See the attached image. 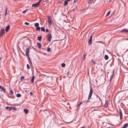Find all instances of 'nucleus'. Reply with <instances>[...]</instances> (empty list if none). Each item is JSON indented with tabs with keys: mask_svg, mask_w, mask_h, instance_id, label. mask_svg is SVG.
Listing matches in <instances>:
<instances>
[{
	"mask_svg": "<svg viewBox=\"0 0 128 128\" xmlns=\"http://www.w3.org/2000/svg\"><path fill=\"white\" fill-rule=\"evenodd\" d=\"M42 0H40V1L38 2H39V4H40V2H41V1H42Z\"/></svg>",
	"mask_w": 128,
	"mask_h": 128,
	"instance_id": "obj_44",
	"label": "nucleus"
},
{
	"mask_svg": "<svg viewBox=\"0 0 128 128\" xmlns=\"http://www.w3.org/2000/svg\"><path fill=\"white\" fill-rule=\"evenodd\" d=\"M0 88H1V86H0Z\"/></svg>",
	"mask_w": 128,
	"mask_h": 128,
	"instance_id": "obj_49",
	"label": "nucleus"
},
{
	"mask_svg": "<svg viewBox=\"0 0 128 128\" xmlns=\"http://www.w3.org/2000/svg\"><path fill=\"white\" fill-rule=\"evenodd\" d=\"M4 33V29L3 28L0 32V37L2 36Z\"/></svg>",
	"mask_w": 128,
	"mask_h": 128,
	"instance_id": "obj_8",
	"label": "nucleus"
},
{
	"mask_svg": "<svg viewBox=\"0 0 128 128\" xmlns=\"http://www.w3.org/2000/svg\"><path fill=\"white\" fill-rule=\"evenodd\" d=\"M34 77H34V76H32V78L31 79V82L32 83H33L34 82Z\"/></svg>",
	"mask_w": 128,
	"mask_h": 128,
	"instance_id": "obj_17",
	"label": "nucleus"
},
{
	"mask_svg": "<svg viewBox=\"0 0 128 128\" xmlns=\"http://www.w3.org/2000/svg\"><path fill=\"white\" fill-rule=\"evenodd\" d=\"M119 112H120V120H121L122 117V110L120 108L119 109Z\"/></svg>",
	"mask_w": 128,
	"mask_h": 128,
	"instance_id": "obj_7",
	"label": "nucleus"
},
{
	"mask_svg": "<svg viewBox=\"0 0 128 128\" xmlns=\"http://www.w3.org/2000/svg\"><path fill=\"white\" fill-rule=\"evenodd\" d=\"M109 1L110 2L111 1V0H109Z\"/></svg>",
	"mask_w": 128,
	"mask_h": 128,
	"instance_id": "obj_50",
	"label": "nucleus"
},
{
	"mask_svg": "<svg viewBox=\"0 0 128 128\" xmlns=\"http://www.w3.org/2000/svg\"><path fill=\"white\" fill-rule=\"evenodd\" d=\"M40 4L39 2H37L35 4H32V6L34 7H38Z\"/></svg>",
	"mask_w": 128,
	"mask_h": 128,
	"instance_id": "obj_4",
	"label": "nucleus"
},
{
	"mask_svg": "<svg viewBox=\"0 0 128 128\" xmlns=\"http://www.w3.org/2000/svg\"><path fill=\"white\" fill-rule=\"evenodd\" d=\"M36 29L37 30L39 31L40 29V27L38 26L36 28Z\"/></svg>",
	"mask_w": 128,
	"mask_h": 128,
	"instance_id": "obj_25",
	"label": "nucleus"
},
{
	"mask_svg": "<svg viewBox=\"0 0 128 128\" xmlns=\"http://www.w3.org/2000/svg\"><path fill=\"white\" fill-rule=\"evenodd\" d=\"M0 89H1L3 90L4 91L5 90V88H3L1 86V88H0Z\"/></svg>",
	"mask_w": 128,
	"mask_h": 128,
	"instance_id": "obj_34",
	"label": "nucleus"
},
{
	"mask_svg": "<svg viewBox=\"0 0 128 128\" xmlns=\"http://www.w3.org/2000/svg\"><path fill=\"white\" fill-rule=\"evenodd\" d=\"M24 112L26 114H27L28 112V110L26 109H24Z\"/></svg>",
	"mask_w": 128,
	"mask_h": 128,
	"instance_id": "obj_14",
	"label": "nucleus"
},
{
	"mask_svg": "<svg viewBox=\"0 0 128 128\" xmlns=\"http://www.w3.org/2000/svg\"><path fill=\"white\" fill-rule=\"evenodd\" d=\"M86 55V54H84V58H85V56Z\"/></svg>",
	"mask_w": 128,
	"mask_h": 128,
	"instance_id": "obj_45",
	"label": "nucleus"
},
{
	"mask_svg": "<svg viewBox=\"0 0 128 128\" xmlns=\"http://www.w3.org/2000/svg\"><path fill=\"white\" fill-rule=\"evenodd\" d=\"M93 90L92 89L91 87L90 88V92L88 95V100H89L90 99L92 95V92H93Z\"/></svg>",
	"mask_w": 128,
	"mask_h": 128,
	"instance_id": "obj_1",
	"label": "nucleus"
},
{
	"mask_svg": "<svg viewBox=\"0 0 128 128\" xmlns=\"http://www.w3.org/2000/svg\"><path fill=\"white\" fill-rule=\"evenodd\" d=\"M12 109L13 110H15L16 109V108L15 107H12Z\"/></svg>",
	"mask_w": 128,
	"mask_h": 128,
	"instance_id": "obj_28",
	"label": "nucleus"
},
{
	"mask_svg": "<svg viewBox=\"0 0 128 128\" xmlns=\"http://www.w3.org/2000/svg\"><path fill=\"white\" fill-rule=\"evenodd\" d=\"M127 40H128V38Z\"/></svg>",
	"mask_w": 128,
	"mask_h": 128,
	"instance_id": "obj_51",
	"label": "nucleus"
},
{
	"mask_svg": "<svg viewBox=\"0 0 128 128\" xmlns=\"http://www.w3.org/2000/svg\"><path fill=\"white\" fill-rule=\"evenodd\" d=\"M27 10L26 9V10H25L23 11L22 12L23 13H25L27 11Z\"/></svg>",
	"mask_w": 128,
	"mask_h": 128,
	"instance_id": "obj_31",
	"label": "nucleus"
},
{
	"mask_svg": "<svg viewBox=\"0 0 128 128\" xmlns=\"http://www.w3.org/2000/svg\"><path fill=\"white\" fill-rule=\"evenodd\" d=\"M92 42V36H90V38L88 41V43L89 44L91 45Z\"/></svg>",
	"mask_w": 128,
	"mask_h": 128,
	"instance_id": "obj_9",
	"label": "nucleus"
},
{
	"mask_svg": "<svg viewBox=\"0 0 128 128\" xmlns=\"http://www.w3.org/2000/svg\"><path fill=\"white\" fill-rule=\"evenodd\" d=\"M30 96H32L33 94V93L32 92H30Z\"/></svg>",
	"mask_w": 128,
	"mask_h": 128,
	"instance_id": "obj_33",
	"label": "nucleus"
},
{
	"mask_svg": "<svg viewBox=\"0 0 128 128\" xmlns=\"http://www.w3.org/2000/svg\"><path fill=\"white\" fill-rule=\"evenodd\" d=\"M128 124L127 123H126L124 124V125L122 126V127L120 128H126L128 126Z\"/></svg>",
	"mask_w": 128,
	"mask_h": 128,
	"instance_id": "obj_12",
	"label": "nucleus"
},
{
	"mask_svg": "<svg viewBox=\"0 0 128 128\" xmlns=\"http://www.w3.org/2000/svg\"><path fill=\"white\" fill-rule=\"evenodd\" d=\"M24 24L27 25H28L29 24V23L27 22H25L24 23Z\"/></svg>",
	"mask_w": 128,
	"mask_h": 128,
	"instance_id": "obj_32",
	"label": "nucleus"
},
{
	"mask_svg": "<svg viewBox=\"0 0 128 128\" xmlns=\"http://www.w3.org/2000/svg\"><path fill=\"white\" fill-rule=\"evenodd\" d=\"M9 108V107H8V106H6V110H8V108Z\"/></svg>",
	"mask_w": 128,
	"mask_h": 128,
	"instance_id": "obj_39",
	"label": "nucleus"
},
{
	"mask_svg": "<svg viewBox=\"0 0 128 128\" xmlns=\"http://www.w3.org/2000/svg\"><path fill=\"white\" fill-rule=\"evenodd\" d=\"M37 45H38L39 48H41V44L40 43H38L37 44Z\"/></svg>",
	"mask_w": 128,
	"mask_h": 128,
	"instance_id": "obj_15",
	"label": "nucleus"
},
{
	"mask_svg": "<svg viewBox=\"0 0 128 128\" xmlns=\"http://www.w3.org/2000/svg\"><path fill=\"white\" fill-rule=\"evenodd\" d=\"M48 31V29H46V32H47Z\"/></svg>",
	"mask_w": 128,
	"mask_h": 128,
	"instance_id": "obj_38",
	"label": "nucleus"
},
{
	"mask_svg": "<svg viewBox=\"0 0 128 128\" xmlns=\"http://www.w3.org/2000/svg\"><path fill=\"white\" fill-rule=\"evenodd\" d=\"M30 48V47H28V48H26V56H27L28 57L29 60H30V62L31 63L32 62H31V61L30 60V57H29V53Z\"/></svg>",
	"mask_w": 128,
	"mask_h": 128,
	"instance_id": "obj_2",
	"label": "nucleus"
},
{
	"mask_svg": "<svg viewBox=\"0 0 128 128\" xmlns=\"http://www.w3.org/2000/svg\"><path fill=\"white\" fill-rule=\"evenodd\" d=\"M7 14V12H5L4 14V16H6Z\"/></svg>",
	"mask_w": 128,
	"mask_h": 128,
	"instance_id": "obj_42",
	"label": "nucleus"
},
{
	"mask_svg": "<svg viewBox=\"0 0 128 128\" xmlns=\"http://www.w3.org/2000/svg\"><path fill=\"white\" fill-rule=\"evenodd\" d=\"M7 8H6L5 12H7Z\"/></svg>",
	"mask_w": 128,
	"mask_h": 128,
	"instance_id": "obj_40",
	"label": "nucleus"
},
{
	"mask_svg": "<svg viewBox=\"0 0 128 128\" xmlns=\"http://www.w3.org/2000/svg\"><path fill=\"white\" fill-rule=\"evenodd\" d=\"M27 68L28 69H30V66H29V64H27Z\"/></svg>",
	"mask_w": 128,
	"mask_h": 128,
	"instance_id": "obj_30",
	"label": "nucleus"
},
{
	"mask_svg": "<svg viewBox=\"0 0 128 128\" xmlns=\"http://www.w3.org/2000/svg\"><path fill=\"white\" fill-rule=\"evenodd\" d=\"M39 25V24L38 23H36L35 24L34 26L35 27H38Z\"/></svg>",
	"mask_w": 128,
	"mask_h": 128,
	"instance_id": "obj_20",
	"label": "nucleus"
},
{
	"mask_svg": "<svg viewBox=\"0 0 128 128\" xmlns=\"http://www.w3.org/2000/svg\"><path fill=\"white\" fill-rule=\"evenodd\" d=\"M42 36H39L38 37V40L39 41H41L42 40Z\"/></svg>",
	"mask_w": 128,
	"mask_h": 128,
	"instance_id": "obj_18",
	"label": "nucleus"
},
{
	"mask_svg": "<svg viewBox=\"0 0 128 128\" xmlns=\"http://www.w3.org/2000/svg\"><path fill=\"white\" fill-rule=\"evenodd\" d=\"M50 50V48H48L47 49L48 52H49Z\"/></svg>",
	"mask_w": 128,
	"mask_h": 128,
	"instance_id": "obj_29",
	"label": "nucleus"
},
{
	"mask_svg": "<svg viewBox=\"0 0 128 128\" xmlns=\"http://www.w3.org/2000/svg\"><path fill=\"white\" fill-rule=\"evenodd\" d=\"M41 31L45 32V31L44 28L43 27H42L41 28Z\"/></svg>",
	"mask_w": 128,
	"mask_h": 128,
	"instance_id": "obj_21",
	"label": "nucleus"
},
{
	"mask_svg": "<svg viewBox=\"0 0 128 128\" xmlns=\"http://www.w3.org/2000/svg\"><path fill=\"white\" fill-rule=\"evenodd\" d=\"M10 93L11 94H13L14 93V92L13 91L11 90L10 91Z\"/></svg>",
	"mask_w": 128,
	"mask_h": 128,
	"instance_id": "obj_35",
	"label": "nucleus"
},
{
	"mask_svg": "<svg viewBox=\"0 0 128 128\" xmlns=\"http://www.w3.org/2000/svg\"><path fill=\"white\" fill-rule=\"evenodd\" d=\"M12 108H9V110H11V109Z\"/></svg>",
	"mask_w": 128,
	"mask_h": 128,
	"instance_id": "obj_46",
	"label": "nucleus"
},
{
	"mask_svg": "<svg viewBox=\"0 0 128 128\" xmlns=\"http://www.w3.org/2000/svg\"><path fill=\"white\" fill-rule=\"evenodd\" d=\"M62 66L64 67L65 66V64L64 63H62L61 65Z\"/></svg>",
	"mask_w": 128,
	"mask_h": 128,
	"instance_id": "obj_26",
	"label": "nucleus"
},
{
	"mask_svg": "<svg viewBox=\"0 0 128 128\" xmlns=\"http://www.w3.org/2000/svg\"><path fill=\"white\" fill-rule=\"evenodd\" d=\"M2 5H0V10H1L2 9Z\"/></svg>",
	"mask_w": 128,
	"mask_h": 128,
	"instance_id": "obj_37",
	"label": "nucleus"
},
{
	"mask_svg": "<svg viewBox=\"0 0 128 128\" xmlns=\"http://www.w3.org/2000/svg\"><path fill=\"white\" fill-rule=\"evenodd\" d=\"M10 28V26L9 25H8L5 28L6 31V32H8V30Z\"/></svg>",
	"mask_w": 128,
	"mask_h": 128,
	"instance_id": "obj_11",
	"label": "nucleus"
},
{
	"mask_svg": "<svg viewBox=\"0 0 128 128\" xmlns=\"http://www.w3.org/2000/svg\"><path fill=\"white\" fill-rule=\"evenodd\" d=\"M108 55H106L104 56V58L106 60H108Z\"/></svg>",
	"mask_w": 128,
	"mask_h": 128,
	"instance_id": "obj_19",
	"label": "nucleus"
},
{
	"mask_svg": "<svg viewBox=\"0 0 128 128\" xmlns=\"http://www.w3.org/2000/svg\"><path fill=\"white\" fill-rule=\"evenodd\" d=\"M68 4V2L66 0H65L64 1V6H66Z\"/></svg>",
	"mask_w": 128,
	"mask_h": 128,
	"instance_id": "obj_16",
	"label": "nucleus"
},
{
	"mask_svg": "<svg viewBox=\"0 0 128 128\" xmlns=\"http://www.w3.org/2000/svg\"><path fill=\"white\" fill-rule=\"evenodd\" d=\"M52 36L50 34H48L47 37L48 40L49 42H50L52 38Z\"/></svg>",
	"mask_w": 128,
	"mask_h": 128,
	"instance_id": "obj_6",
	"label": "nucleus"
},
{
	"mask_svg": "<svg viewBox=\"0 0 128 128\" xmlns=\"http://www.w3.org/2000/svg\"><path fill=\"white\" fill-rule=\"evenodd\" d=\"M92 61L94 64H96V62L93 60H92Z\"/></svg>",
	"mask_w": 128,
	"mask_h": 128,
	"instance_id": "obj_36",
	"label": "nucleus"
},
{
	"mask_svg": "<svg viewBox=\"0 0 128 128\" xmlns=\"http://www.w3.org/2000/svg\"><path fill=\"white\" fill-rule=\"evenodd\" d=\"M114 70H113L112 72V75L110 77V82H111L112 80V78L113 77H114Z\"/></svg>",
	"mask_w": 128,
	"mask_h": 128,
	"instance_id": "obj_5",
	"label": "nucleus"
},
{
	"mask_svg": "<svg viewBox=\"0 0 128 128\" xmlns=\"http://www.w3.org/2000/svg\"><path fill=\"white\" fill-rule=\"evenodd\" d=\"M21 96V95L20 94H18L16 95V96L18 97H20Z\"/></svg>",
	"mask_w": 128,
	"mask_h": 128,
	"instance_id": "obj_23",
	"label": "nucleus"
},
{
	"mask_svg": "<svg viewBox=\"0 0 128 128\" xmlns=\"http://www.w3.org/2000/svg\"><path fill=\"white\" fill-rule=\"evenodd\" d=\"M82 103V102H80L79 104H78V106H77L78 107V106H79Z\"/></svg>",
	"mask_w": 128,
	"mask_h": 128,
	"instance_id": "obj_27",
	"label": "nucleus"
},
{
	"mask_svg": "<svg viewBox=\"0 0 128 128\" xmlns=\"http://www.w3.org/2000/svg\"><path fill=\"white\" fill-rule=\"evenodd\" d=\"M48 23L50 25L52 24V22L50 16H48Z\"/></svg>",
	"mask_w": 128,
	"mask_h": 128,
	"instance_id": "obj_3",
	"label": "nucleus"
},
{
	"mask_svg": "<svg viewBox=\"0 0 128 128\" xmlns=\"http://www.w3.org/2000/svg\"><path fill=\"white\" fill-rule=\"evenodd\" d=\"M77 0H74V3H75L76 2V1H77Z\"/></svg>",
	"mask_w": 128,
	"mask_h": 128,
	"instance_id": "obj_43",
	"label": "nucleus"
},
{
	"mask_svg": "<svg viewBox=\"0 0 128 128\" xmlns=\"http://www.w3.org/2000/svg\"><path fill=\"white\" fill-rule=\"evenodd\" d=\"M70 0H66L67 1H70Z\"/></svg>",
	"mask_w": 128,
	"mask_h": 128,
	"instance_id": "obj_48",
	"label": "nucleus"
},
{
	"mask_svg": "<svg viewBox=\"0 0 128 128\" xmlns=\"http://www.w3.org/2000/svg\"><path fill=\"white\" fill-rule=\"evenodd\" d=\"M108 106V102L106 100L105 104L104 105V106L105 108H106Z\"/></svg>",
	"mask_w": 128,
	"mask_h": 128,
	"instance_id": "obj_13",
	"label": "nucleus"
},
{
	"mask_svg": "<svg viewBox=\"0 0 128 128\" xmlns=\"http://www.w3.org/2000/svg\"><path fill=\"white\" fill-rule=\"evenodd\" d=\"M83 59L84 60H85V58H84V57L83 58Z\"/></svg>",
	"mask_w": 128,
	"mask_h": 128,
	"instance_id": "obj_47",
	"label": "nucleus"
},
{
	"mask_svg": "<svg viewBox=\"0 0 128 128\" xmlns=\"http://www.w3.org/2000/svg\"><path fill=\"white\" fill-rule=\"evenodd\" d=\"M111 12V11L110 10L106 14V16H108L110 14Z\"/></svg>",
	"mask_w": 128,
	"mask_h": 128,
	"instance_id": "obj_22",
	"label": "nucleus"
},
{
	"mask_svg": "<svg viewBox=\"0 0 128 128\" xmlns=\"http://www.w3.org/2000/svg\"><path fill=\"white\" fill-rule=\"evenodd\" d=\"M93 0H88V3L89 4H91V2H92Z\"/></svg>",
	"mask_w": 128,
	"mask_h": 128,
	"instance_id": "obj_24",
	"label": "nucleus"
},
{
	"mask_svg": "<svg viewBox=\"0 0 128 128\" xmlns=\"http://www.w3.org/2000/svg\"><path fill=\"white\" fill-rule=\"evenodd\" d=\"M24 78V76H22V77H21L20 78L21 79Z\"/></svg>",
	"mask_w": 128,
	"mask_h": 128,
	"instance_id": "obj_41",
	"label": "nucleus"
},
{
	"mask_svg": "<svg viewBox=\"0 0 128 128\" xmlns=\"http://www.w3.org/2000/svg\"><path fill=\"white\" fill-rule=\"evenodd\" d=\"M120 32L121 33L128 32V30L126 29L122 30L120 31Z\"/></svg>",
	"mask_w": 128,
	"mask_h": 128,
	"instance_id": "obj_10",
	"label": "nucleus"
}]
</instances>
